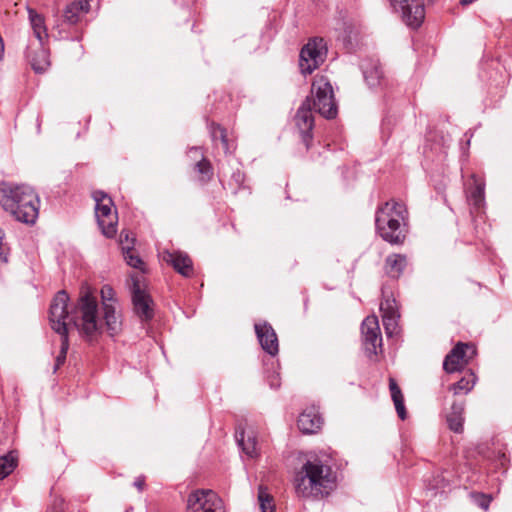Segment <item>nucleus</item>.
Returning a JSON list of instances; mask_svg holds the SVG:
<instances>
[{
	"instance_id": "obj_1",
	"label": "nucleus",
	"mask_w": 512,
	"mask_h": 512,
	"mask_svg": "<svg viewBox=\"0 0 512 512\" xmlns=\"http://www.w3.org/2000/svg\"><path fill=\"white\" fill-rule=\"evenodd\" d=\"M100 294L102 314L88 286L82 287L76 306L69 312L73 326L88 340L97 338L104 328L111 336L117 335L122 329L121 313L114 289L110 285H103Z\"/></svg>"
},
{
	"instance_id": "obj_2",
	"label": "nucleus",
	"mask_w": 512,
	"mask_h": 512,
	"mask_svg": "<svg viewBox=\"0 0 512 512\" xmlns=\"http://www.w3.org/2000/svg\"><path fill=\"white\" fill-rule=\"evenodd\" d=\"M39 202L28 185L0 184V206L19 222L33 224L38 218Z\"/></svg>"
},
{
	"instance_id": "obj_3",
	"label": "nucleus",
	"mask_w": 512,
	"mask_h": 512,
	"mask_svg": "<svg viewBox=\"0 0 512 512\" xmlns=\"http://www.w3.org/2000/svg\"><path fill=\"white\" fill-rule=\"evenodd\" d=\"M336 476L319 459L308 460L295 478L296 492L303 497L322 498L334 489Z\"/></svg>"
},
{
	"instance_id": "obj_4",
	"label": "nucleus",
	"mask_w": 512,
	"mask_h": 512,
	"mask_svg": "<svg viewBox=\"0 0 512 512\" xmlns=\"http://www.w3.org/2000/svg\"><path fill=\"white\" fill-rule=\"evenodd\" d=\"M406 208L394 200L386 202L376 212V228L380 236L392 244L401 243L404 235L401 231V221L406 217Z\"/></svg>"
},
{
	"instance_id": "obj_5",
	"label": "nucleus",
	"mask_w": 512,
	"mask_h": 512,
	"mask_svg": "<svg viewBox=\"0 0 512 512\" xmlns=\"http://www.w3.org/2000/svg\"><path fill=\"white\" fill-rule=\"evenodd\" d=\"M69 297L67 293L62 290L59 291L53 298L50 305L49 320L51 328L61 335V350L56 359V367L62 365L66 359L67 350L69 347L68 330L73 326V321L67 308Z\"/></svg>"
},
{
	"instance_id": "obj_6",
	"label": "nucleus",
	"mask_w": 512,
	"mask_h": 512,
	"mask_svg": "<svg viewBox=\"0 0 512 512\" xmlns=\"http://www.w3.org/2000/svg\"><path fill=\"white\" fill-rule=\"evenodd\" d=\"M311 92V108L314 107L325 118H334L337 115V106L330 82L323 76L316 77Z\"/></svg>"
},
{
	"instance_id": "obj_7",
	"label": "nucleus",
	"mask_w": 512,
	"mask_h": 512,
	"mask_svg": "<svg viewBox=\"0 0 512 512\" xmlns=\"http://www.w3.org/2000/svg\"><path fill=\"white\" fill-rule=\"evenodd\" d=\"M92 196L99 228L106 237H113L117 232L118 216L112 199L103 191H95Z\"/></svg>"
},
{
	"instance_id": "obj_8",
	"label": "nucleus",
	"mask_w": 512,
	"mask_h": 512,
	"mask_svg": "<svg viewBox=\"0 0 512 512\" xmlns=\"http://www.w3.org/2000/svg\"><path fill=\"white\" fill-rule=\"evenodd\" d=\"M130 280L134 312L142 321H149L154 315V310L153 300L147 291L145 278L142 274L136 273L130 276Z\"/></svg>"
},
{
	"instance_id": "obj_9",
	"label": "nucleus",
	"mask_w": 512,
	"mask_h": 512,
	"mask_svg": "<svg viewBox=\"0 0 512 512\" xmlns=\"http://www.w3.org/2000/svg\"><path fill=\"white\" fill-rule=\"evenodd\" d=\"M327 49L323 39L310 40L301 50L299 67L302 74H311L325 60Z\"/></svg>"
},
{
	"instance_id": "obj_10",
	"label": "nucleus",
	"mask_w": 512,
	"mask_h": 512,
	"mask_svg": "<svg viewBox=\"0 0 512 512\" xmlns=\"http://www.w3.org/2000/svg\"><path fill=\"white\" fill-rule=\"evenodd\" d=\"M187 512H225V507L214 491L196 490L188 497Z\"/></svg>"
},
{
	"instance_id": "obj_11",
	"label": "nucleus",
	"mask_w": 512,
	"mask_h": 512,
	"mask_svg": "<svg viewBox=\"0 0 512 512\" xmlns=\"http://www.w3.org/2000/svg\"><path fill=\"white\" fill-rule=\"evenodd\" d=\"M395 12L401 14L407 26L416 29L420 27L425 18V9L420 0H389Z\"/></svg>"
},
{
	"instance_id": "obj_12",
	"label": "nucleus",
	"mask_w": 512,
	"mask_h": 512,
	"mask_svg": "<svg viewBox=\"0 0 512 512\" xmlns=\"http://www.w3.org/2000/svg\"><path fill=\"white\" fill-rule=\"evenodd\" d=\"M363 345L369 356H376L382 348V337L378 318L375 315L367 316L361 326Z\"/></svg>"
},
{
	"instance_id": "obj_13",
	"label": "nucleus",
	"mask_w": 512,
	"mask_h": 512,
	"mask_svg": "<svg viewBox=\"0 0 512 512\" xmlns=\"http://www.w3.org/2000/svg\"><path fill=\"white\" fill-rule=\"evenodd\" d=\"M475 354L474 346L459 342L445 357L443 368L447 373L461 371Z\"/></svg>"
},
{
	"instance_id": "obj_14",
	"label": "nucleus",
	"mask_w": 512,
	"mask_h": 512,
	"mask_svg": "<svg viewBox=\"0 0 512 512\" xmlns=\"http://www.w3.org/2000/svg\"><path fill=\"white\" fill-rule=\"evenodd\" d=\"M295 126L298 129L303 143L308 148L312 140V129L314 127V116L311 108V99L306 100L298 108L294 117Z\"/></svg>"
},
{
	"instance_id": "obj_15",
	"label": "nucleus",
	"mask_w": 512,
	"mask_h": 512,
	"mask_svg": "<svg viewBox=\"0 0 512 512\" xmlns=\"http://www.w3.org/2000/svg\"><path fill=\"white\" fill-rule=\"evenodd\" d=\"M255 332L262 349L271 356L276 355L279 344L274 329L267 323L255 324Z\"/></svg>"
},
{
	"instance_id": "obj_16",
	"label": "nucleus",
	"mask_w": 512,
	"mask_h": 512,
	"mask_svg": "<svg viewBox=\"0 0 512 512\" xmlns=\"http://www.w3.org/2000/svg\"><path fill=\"white\" fill-rule=\"evenodd\" d=\"M162 259L185 277H189L193 272L192 260L184 252L166 250L162 252Z\"/></svg>"
},
{
	"instance_id": "obj_17",
	"label": "nucleus",
	"mask_w": 512,
	"mask_h": 512,
	"mask_svg": "<svg viewBox=\"0 0 512 512\" xmlns=\"http://www.w3.org/2000/svg\"><path fill=\"white\" fill-rule=\"evenodd\" d=\"M380 310L382 312V321L385 329V333L388 337L396 335L398 333V313L396 308V302L394 299H386L381 302Z\"/></svg>"
},
{
	"instance_id": "obj_18",
	"label": "nucleus",
	"mask_w": 512,
	"mask_h": 512,
	"mask_svg": "<svg viewBox=\"0 0 512 512\" xmlns=\"http://www.w3.org/2000/svg\"><path fill=\"white\" fill-rule=\"evenodd\" d=\"M298 427L305 434L316 433L322 425V418L315 406L306 408L298 418Z\"/></svg>"
},
{
	"instance_id": "obj_19",
	"label": "nucleus",
	"mask_w": 512,
	"mask_h": 512,
	"mask_svg": "<svg viewBox=\"0 0 512 512\" xmlns=\"http://www.w3.org/2000/svg\"><path fill=\"white\" fill-rule=\"evenodd\" d=\"M89 3L77 0L68 4L63 12L64 21L68 24H76L81 17L89 11Z\"/></svg>"
},
{
	"instance_id": "obj_20",
	"label": "nucleus",
	"mask_w": 512,
	"mask_h": 512,
	"mask_svg": "<svg viewBox=\"0 0 512 512\" xmlns=\"http://www.w3.org/2000/svg\"><path fill=\"white\" fill-rule=\"evenodd\" d=\"M237 441L242 451L250 458L258 456V442L255 432L251 429L243 430L237 435Z\"/></svg>"
},
{
	"instance_id": "obj_21",
	"label": "nucleus",
	"mask_w": 512,
	"mask_h": 512,
	"mask_svg": "<svg viewBox=\"0 0 512 512\" xmlns=\"http://www.w3.org/2000/svg\"><path fill=\"white\" fill-rule=\"evenodd\" d=\"M464 404L454 402L451 406L450 412L447 414V423L449 428L456 432L460 433L463 430V422H464Z\"/></svg>"
},
{
	"instance_id": "obj_22",
	"label": "nucleus",
	"mask_w": 512,
	"mask_h": 512,
	"mask_svg": "<svg viewBox=\"0 0 512 512\" xmlns=\"http://www.w3.org/2000/svg\"><path fill=\"white\" fill-rule=\"evenodd\" d=\"M389 390H390L391 398L393 400L398 417L401 420H405L407 417V412H406V408L404 405V396H403L402 391L399 388L397 382L392 377L389 378Z\"/></svg>"
},
{
	"instance_id": "obj_23",
	"label": "nucleus",
	"mask_w": 512,
	"mask_h": 512,
	"mask_svg": "<svg viewBox=\"0 0 512 512\" xmlns=\"http://www.w3.org/2000/svg\"><path fill=\"white\" fill-rule=\"evenodd\" d=\"M29 57L31 66L36 73H43L50 66L49 54L43 45H40L39 49H37L35 53Z\"/></svg>"
},
{
	"instance_id": "obj_24",
	"label": "nucleus",
	"mask_w": 512,
	"mask_h": 512,
	"mask_svg": "<svg viewBox=\"0 0 512 512\" xmlns=\"http://www.w3.org/2000/svg\"><path fill=\"white\" fill-rule=\"evenodd\" d=\"M406 266V257L400 254L388 256L386 259V272L390 277L398 278Z\"/></svg>"
},
{
	"instance_id": "obj_25",
	"label": "nucleus",
	"mask_w": 512,
	"mask_h": 512,
	"mask_svg": "<svg viewBox=\"0 0 512 512\" xmlns=\"http://www.w3.org/2000/svg\"><path fill=\"white\" fill-rule=\"evenodd\" d=\"M29 19L34 35L39 40V44L43 45V41L47 38V31L44 25L43 17L35 11L29 10Z\"/></svg>"
},
{
	"instance_id": "obj_26",
	"label": "nucleus",
	"mask_w": 512,
	"mask_h": 512,
	"mask_svg": "<svg viewBox=\"0 0 512 512\" xmlns=\"http://www.w3.org/2000/svg\"><path fill=\"white\" fill-rule=\"evenodd\" d=\"M257 502L260 512H276L273 496L263 486H259Z\"/></svg>"
},
{
	"instance_id": "obj_27",
	"label": "nucleus",
	"mask_w": 512,
	"mask_h": 512,
	"mask_svg": "<svg viewBox=\"0 0 512 512\" xmlns=\"http://www.w3.org/2000/svg\"><path fill=\"white\" fill-rule=\"evenodd\" d=\"M476 378L473 373H469L468 375L462 377L457 383H454L450 389L453 391L455 395L457 394H467L470 392L475 385Z\"/></svg>"
},
{
	"instance_id": "obj_28",
	"label": "nucleus",
	"mask_w": 512,
	"mask_h": 512,
	"mask_svg": "<svg viewBox=\"0 0 512 512\" xmlns=\"http://www.w3.org/2000/svg\"><path fill=\"white\" fill-rule=\"evenodd\" d=\"M122 251L124 258L129 266L139 269L141 272H144L145 267L142 259L133 252V249L131 250V246L129 244L125 245L123 241Z\"/></svg>"
},
{
	"instance_id": "obj_29",
	"label": "nucleus",
	"mask_w": 512,
	"mask_h": 512,
	"mask_svg": "<svg viewBox=\"0 0 512 512\" xmlns=\"http://www.w3.org/2000/svg\"><path fill=\"white\" fill-rule=\"evenodd\" d=\"M17 465V459L12 454L9 453L5 456L0 457V479H4L7 477L10 473L13 472Z\"/></svg>"
},
{
	"instance_id": "obj_30",
	"label": "nucleus",
	"mask_w": 512,
	"mask_h": 512,
	"mask_svg": "<svg viewBox=\"0 0 512 512\" xmlns=\"http://www.w3.org/2000/svg\"><path fill=\"white\" fill-rule=\"evenodd\" d=\"M363 74L369 86L374 87L379 84L382 72L378 66H374L370 71L362 65Z\"/></svg>"
},
{
	"instance_id": "obj_31",
	"label": "nucleus",
	"mask_w": 512,
	"mask_h": 512,
	"mask_svg": "<svg viewBox=\"0 0 512 512\" xmlns=\"http://www.w3.org/2000/svg\"><path fill=\"white\" fill-rule=\"evenodd\" d=\"M470 198L475 206H481L484 200V184L475 181V188L471 192Z\"/></svg>"
},
{
	"instance_id": "obj_32",
	"label": "nucleus",
	"mask_w": 512,
	"mask_h": 512,
	"mask_svg": "<svg viewBox=\"0 0 512 512\" xmlns=\"http://www.w3.org/2000/svg\"><path fill=\"white\" fill-rule=\"evenodd\" d=\"M195 167H196L197 171L202 175V180L210 179V177L212 175L211 165L205 158L200 159L196 163Z\"/></svg>"
},
{
	"instance_id": "obj_33",
	"label": "nucleus",
	"mask_w": 512,
	"mask_h": 512,
	"mask_svg": "<svg viewBox=\"0 0 512 512\" xmlns=\"http://www.w3.org/2000/svg\"><path fill=\"white\" fill-rule=\"evenodd\" d=\"M472 497L474 498V501L479 507H481L484 510L488 509L491 502V497L484 494H473Z\"/></svg>"
},
{
	"instance_id": "obj_34",
	"label": "nucleus",
	"mask_w": 512,
	"mask_h": 512,
	"mask_svg": "<svg viewBox=\"0 0 512 512\" xmlns=\"http://www.w3.org/2000/svg\"><path fill=\"white\" fill-rule=\"evenodd\" d=\"M212 137L214 140H216L218 137L220 138L221 142L223 143L225 149H227V139L225 131L221 127H217L212 131Z\"/></svg>"
},
{
	"instance_id": "obj_35",
	"label": "nucleus",
	"mask_w": 512,
	"mask_h": 512,
	"mask_svg": "<svg viewBox=\"0 0 512 512\" xmlns=\"http://www.w3.org/2000/svg\"><path fill=\"white\" fill-rule=\"evenodd\" d=\"M122 240L124 242L125 245H130L131 246V250L133 249V245H134V242H135V239L133 237H130V234L128 232H122L120 234V244L122 245Z\"/></svg>"
},
{
	"instance_id": "obj_36",
	"label": "nucleus",
	"mask_w": 512,
	"mask_h": 512,
	"mask_svg": "<svg viewBox=\"0 0 512 512\" xmlns=\"http://www.w3.org/2000/svg\"><path fill=\"white\" fill-rule=\"evenodd\" d=\"M189 155L191 158H193L195 160H197L198 158H200V159L204 158L201 149L198 147L191 148L189 151Z\"/></svg>"
},
{
	"instance_id": "obj_37",
	"label": "nucleus",
	"mask_w": 512,
	"mask_h": 512,
	"mask_svg": "<svg viewBox=\"0 0 512 512\" xmlns=\"http://www.w3.org/2000/svg\"><path fill=\"white\" fill-rule=\"evenodd\" d=\"M2 240H3V232L0 229V263H6L7 262V257H6V254L4 252V247H3V244H2Z\"/></svg>"
},
{
	"instance_id": "obj_38",
	"label": "nucleus",
	"mask_w": 512,
	"mask_h": 512,
	"mask_svg": "<svg viewBox=\"0 0 512 512\" xmlns=\"http://www.w3.org/2000/svg\"><path fill=\"white\" fill-rule=\"evenodd\" d=\"M134 485L139 489L141 490L143 488V485H144V480L143 479H136L135 482H134Z\"/></svg>"
},
{
	"instance_id": "obj_39",
	"label": "nucleus",
	"mask_w": 512,
	"mask_h": 512,
	"mask_svg": "<svg viewBox=\"0 0 512 512\" xmlns=\"http://www.w3.org/2000/svg\"><path fill=\"white\" fill-rule=\"evenodd\" d=\"M271 386H275V387H277V386H279V384H278V383L276 384V383H274V382H271Z\"/></svg>"
}]
</instances>
